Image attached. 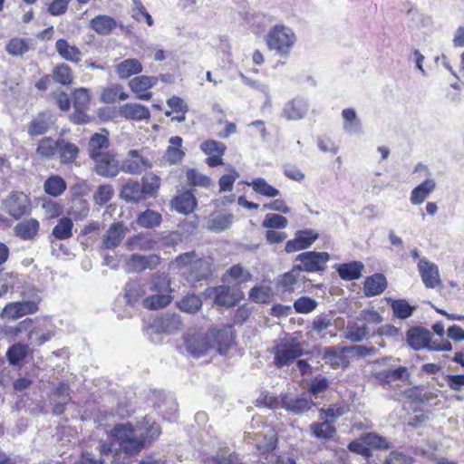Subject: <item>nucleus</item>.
<instances>
[{"label":"nucleus","instance_id":"nucleus-1","mask_svg":"<svg viewBox=\"0 0 464 464\" xmlns=\"http://www.w3.org/2000/svg\"><path fill=\"white\" fill-rule=\"evenodd\" d=\"M194 257V252L183 253L170 263V267L181 270L182 276L190 283L208 279L212 273L211 263L206 259Z\"/></svg>","mask_w":464,"mask_h":464},{"label":"nucleus","instance_id":"nucleus-2","mask_svg":"<svg viewBox=\"0 0 464 464\" xmlns=\"http://www.w3.org/2000/svg\"><path fill=\"white\" fill-rule=\"evenodd\" d=\"M110 436L114 438L120 448L129 455L139 453L146 439L140 429L133 428L129 422L115 425L110 430Z\"/></svg>","mask_w":464,"mask_h":464},{"label":"nucleus","instance_id":"nucleus-3","mask_svg":"<svg viewBox=\"0 0 464 464\" xmlns=\"http://www.w3.org/2000/svg\"><path fill=\"white\" fill-rule=\"evenodd\" d=\"M296 41L294 32L284 25H276L266 35V44L270 50L287 57Z\"/></svg>","mask_w":464,"mask_h":464},{"label":"nucleus","instance_id":"nucleus-4","mask_svg":"<svg viewBox=\"0 0 464 464\" xmlns=\"http://www.w3.org/2000/svg\"><path fill=\"white\" fill-rule=\"evenodd\" d=\"M274 363L277 368L290 365L303 353V348L295 338H284L272 349Z\"/></svg>","mask_w":464,"mask_h":464},{"label":"nucleus","instance_id":"nucleus-5","mask_svg":"<svg viewBox=\"0 0 464 464\" xmlns=\"http://www.w3.org/2000/svg\"><path fill=\"white\" fill-rule=\"evenodd\" d=\"M5 213L14 219L29 215L32 208L30 198L21 191H12L2 202Z\"/></svg>","mask_w":464,"mask_h":464},{"label":"nucleus","instance_id":"nucleus-6","mask_svg":"<svg viewBox=\"0 0 464 464\" xmlns=\"http://www.w3.org/2000/svg\"><path fill=\"white\" fill-rule=\"evenodd\" d=\"M39 298L33 300H23L19 302H11L5 305L0 313L2 320H17L26 314H31L38 310Z\"/></svg>","mask_w":464,"mask_h":464},{"label":"nucleus","instance_id":"nucleus-7","mask_svg":"<svg viewBox=\"0 0 464 464\" xmlns=\"http://www.w3.org/2000/svg\"><path fill=\"white\" fill-rule=\"evenodd\" d=\"M181 316L176 313H165L156 317L150 329L155 334H175L183 329Z\"/></svg>","mask_w":464,"mask_h":464},{"label":"nucleus","instance_id":"nucleus-8","mask_svg":"<svg viewBox=\"0 0 464 464\" xmlns=\"http://www.w3.org/2000/svg\"><path fill=\"white\" fill-rule=\"evenodd\" d=\"M94 162L93 169L97 175L104 178L116 177L121 167L114 153L106 151L105 153L91 158Z\"/></svg>","mask_w":464,"mask_h":464},{"label":"nucleus","instance_id":"nucleus-9","mask_svg":"<svg viewBox=\"0 0 464 464\" xmlns=\"http://www.w3.org/2000/svg\"><path fill=\"white\" fill-rule=\"evenodd\" d=\"M212 348H216L220 354H226L232 346L235 339V331L231 325H224L220 329H212L208 332Z\"/></svg>","mask_w":464,"mask_h":464},{"label":"nucleus","instance_id":"nucleus-10","mask_svg":"<svg viewBox=\"0 0 464 464\" xmlns=\"http://www.w3.org/2000/svg\"><path fill=\"white\" fill-rule=\"evenodd\" d=\"M128 227L123 222H113L102 237L101 248L113 249L120 246L128 233Z\"/></svg>","mask_w":464,"mask_h":464},{"label":"nucleus","instance_id":"nucleus-11","mask_svg":"<svg viewBox=\"0 0 464 464\" xmlns=\"http://www.w3.org/2000/svg\"><path fill=\"white\" fill-rule=\"evenodd\" d=\"M160 263V258L157 255L142 256L139 254L131 255L126 261L127 270L133 273H141L145 270H153Z\"/></svg>","mask_w":464,"mask_h":464},{"label":"nucleus","instance_id":"nucleus-12","mask_svg":"<svg viewBox=\"0 0 464 464\" xmlns=\"http://www.w3.org/2000/svg\"><path fill=\"white\" fill-rule=\"evenodd\" d=\"M418 269L427 288H436L441 285L438 266L430 262L426 257L419 260Z\"/></svg>","mask_w":464,"mask_h":464},{"label":"nucleus","instance_id":"nucleus-13","mask_svg":"<svg viewBox=\"0 0 464 464\" xmlns=\"http://www.w3.org/2000/svg\"><path fill=\"white\" fill-rule=\"evenodd\" d=\"M214 293V302L217 305L222 307L235 306L243 299V294L240 291L234 290L227 285H218L212 289Z\"/></svg>","mask_w":464,"mask_h":464},{"label":"nucleus","instance_id":"nucleus-14","mask_svg":"<svg viewBox=\"0 0 464 464\" xmlns=\"http://www.w3.org/2000/svg\"><path fill=\"white\" fill-rule=\"evenodd\" d=\"M150 167V164L148 159L142 157L139 150H131L128 152L127 158L122 161L121 170L125 173L139 175Z\"/></svg>","mask_w":464,"mask_h":464},{"label":"nucleus","instance_id":"nucleus-15","mask_svg":"<svg viewBox=\"0 0 464 464\" xmlns=\"http://www.w3.org/2000/svg\"><path fill=\"white\" fill-rule=\"evenodd\" d=\"M314 403L311 401L310 395H303L300 398H294L286 394L282 396V408L288 412L299 415L308 411Z\"/></svg>","mask_w":464,"mask_h":464},{"label":"nucleus","instance_id":"nucleus-16","mask_svg":"<svg viewBox=\"0 0 464 464\" xmlns=\"http://www.w3.org/2000/svg\"><path fill=\"white\" fill-rule=\"evenodd\" d=\"M158 82L157 77L154 76H137L129 82V87L137 98L143 101H149L151 98V92L142 93L152 88Z\"/></svg>","mask_w":464,"mask_h":464},{"label":"nucleus","instance_id":"nucleus-17","mask_svg":"<svg viewBox=\"0 0 464 464\" xmlns=\"http://www.w3.org/2000/svg\"><path fill=\"white\" fill-rule=\"evenodd\" d=\"M186 348L189 353L195 356H200L212 348L211 341L208 339V333H198L190 334L185 339Z\"/></svg>","mask_w":464,"mask_h":464},{"label":"nucleus","instance_id":"nucleus-18","mask_svg":"<svg viewBox=\"0 0 464 464\" xmlns=\"http://www.w3.org/2000/svg\"><path fill=\"white\" fill-rule=\"evenodd\" d=\"M431 334L429 330L422 327H411L407 331V343L413 350L419 351L420 349L429 347Z\"/></svg>","mask_w":464,"mask_h":464},{"label":"nucleus","instance_id":"nucleus-19","mask_svg":"<svg viewBox=\"0 0 464 464\" xmlns=\"http://www.w3.org/2000/svg\"><path fill=\"white\" fill-rule=\"evenodd\" d=\"M119 114L132 121L149 120L150 112L148 107L140 103L128 102L119 107Z\"/></svg>","mask_w":464,"mask_h":464},{"label":"nucleus","instance_id":"nucleus-20","mask_svg":"<svg viewBox=\"0 0 464 464\" xmlns=\"http://www.w3.org/2000/svg\"><path fill=\"white\" fill-rule=\"evenodd\" d=\"M57 154L60 159V163L68 165L75 161L80 154L79 147L63 138L57 140Z\"/></svg>","mask_w":464,"mask_h":464},{"label":"nucleus","instance_id":"nucleus-21","mask_svg":"<svg viewBox=\"0 0 464 464\" xmlns=\"http://www.w3.org/2000/svg\"><path fill=\"white\" fill-rule=\"evenodd\" d=\"M40 230V223L36 218H27L14 227V233L23 240L34 239Z\"/></svg>","mask_w":464,"mask_h":464},{"label":"nucleus","instance_id":"nucleus-22","mask_svg":"<svg viewBox=\"0 0 464 464\" xmlns=\"http://www.w3.org/2000/svg\"><path fill=\"white\" fill-rule=\"evenodd\" d=\"M110 145L109 132L102 129L101 132L92 134L88 142L89 157L92 158L100 154L105 153Z\"/></svg>","mask_w":464,"mask_h":464},{"label":"nucleus","instance_id":"nucleus-23","mask_svg":"<svg viewBox=\"0 0 464 464\" xmlns=\"http://www.w3.org/2000/svg\"><path fill=\"white\" fill-rule=\"evenodd\" d=\"M307 103L304 99H294L287 102L283 110L282 115L290 121L302 119L307 111Z\"/></svg>","mask_w":464,"mask_h":464},{"label":"nucleus","instance_id":"nucleus-24","mask_svg":"<svg viewBox=\"0 0 464 464\" xmlns=\"http://www.w3.org/2000/svg\"><path fill=\"white\" fill-rule=\"evenodd\" d=\"M55 50L59 55L71 63L81 62L82 52L75 45H71L65 39H59L55 43Z\"/></svg>","mask_w":464,"mask_h":464},{"label":"nucleus","instance_id":"nucleus-25","mask_svg":"<svg viewBox=\"0 0 464 464\" xmlns=\"http://www.w3.org/2000/svg\"><path fill=\"white\" fill-rule=\"evenodd\" d=\"M386 286V277L382 274H374L365 279L363 293L366 296H374L382 294Z\"/></svg>","mask_w":464,"mask_h":464},{"label":"nucleus","instance_id":"nucleus-26","mask_svg":"<svg viewBox=\"0 0 464 464\" xmlns=\"http://www.w3.org/2000/svg\"><path fill=\"white\" fill-rule=\"evenodd\" d=\"M117 26L115 19L110 15L99 14L90 22V27L100 35H108Z\"/></svg>","mask_w":464,"mask_h":464},{"label":"nucleus","instance_id":"nucleus-27","mask_svg":"<svg viewBox=\"0 0 464 464\" xmlns=\"http://www.w3.org/2000/svg\"><path fill=\"white\" fill-rule=\"evenodd\" d=\"M121 198L130 203H138L145 199L140 184L129 179L121 190Z\"/></svg>","mask_w":464,"mask_h":464},{"label":"nucleus","instance_id":"nucleus-28","mask_svg":"<svg viewBox=\"0 0 464 464\" xmlns=\"http://www.w3.org/2000/svg\"><path fill=\"white\" fill-rule=\"evenodd\" d=\"M169 146L167 148L164 159L170 165L177 164L182 160L185 156V152L181 150L182 138L179 136L170 137L169 140Z\"/></svg>","mask_w":464,"mask_h":464},{"label":"nucleus","instance_id":"nucleus-29","mask_svg":"<svg viewBox=\"0 0 464 464\" xmlns=\"http://www.w3.org/2000/svg\"><path fill=\"white\" fill-rule=\"evenodd\" d=\"M197 207L195 195L191 191H186L176 197L173 200V208L180 214L192 213Z\"/></svg>","mask_w":464,"mask_h":464},{"label":"nucleus","instance_id":"nucleus-30","mask_svg":"<svg viewBox=\"0 0 464 464\" xmlns=\"http://www.w3.org/2000/svg\"><path fill=\"white\" fill-rule=\"evenodd\" d=\"M116 72L120 79H128L142 72L141 63L134 58L123 60L116 65Z\"/></svg>","mask_w":464,"mask_h":464},{"label":"nucleus","instance_id":"nucleus-31","mask_svg":"<svg viewBox=\"0 0 464 464\" xmlns=\"http://www.w3.org/2000/svg\"><path fill=\"white\" fill-rule=\"evenodd\" d=\"M295 260L300 261V264L295 266L299 272L319 270V253L315 251L302 253L296 256Z\"/></svg>","mask_w":464,"mask_h":464},{"label":"nucleus","instance_id":"nucleus-32","mask_svg":"<svg viewBox=\"0 0 464 464\" xmlns=\"http://www.w3.org/2000/svg\"><path fill=\"white\" fill-rule=\"evenodd\" d=\"M344 353H346L344 351V347L341 350L338 347L325 348L323 359L326 364H329L334 368H344L349 363L348 360L343 354Z\"/></svg>","mask_w":464,"mask_h":464},{"label":"nucleus","instance_id":"nucleus-33","mask_svg":"<svg viewBox=\"0 0 464 464\" xmlns=\"http://www.w3.org/2000/svg\"><path fill=\"white\" fill-rule=\"evenodd\" d=\"M364 266L360 261H353L341 264L337 267L340 277L346 281L355 280L361 277Z\"/></svg>","mask_w":464,"mask_h":464},{"label":"nucleus","instance_id":"nucleus-34","mask_svg":"<svg viewBox=\"0 0 464 464\" xmlns=\"http://www.w3.org/2000/svg\"><path fill=\"white\" fill-rule=\"evenodd\" d=\"M66 188V181L59 175L50 176L44 183V191L53 198L63 195Z\"/></svg>","mask_w":464,"mask_h":464},{"label":"nucleus","instance_id":"nucleus-35","mask_svg":"<svg viewBox=\"0 0 464 464\" xmlns=\"http://www.w3.org/2000/svg\"><path fill=\"white\" fill-rule=\"evenodd\" d=\"M233 215L230 213H222L211 216L207 224V228L212 232H221L228 229L233 223Z\"/></svg>","mask_w":464,"mask_h":464},{"label":"nucleus","instance_id":"nucleus-36","mask_svg":"<svg viewBox=\"0 0 464 464\" xmlns=\"http://www.w3.org/2000/svg\"><path fill=\"white\" fill-rule=\"evenodd\" d=\"M435 182L433 179H425L419 186H417L411 195V202L414 205L422 203L428 196L434 190Z\"/></svg>","mask_w":464,"mask_h":464},{"label":"nucleus","instance_id":"nucleus-37","mask_svg":"<svg viewBox=\"0 0 464 464\" xmlns=\"http://www.w3.org/2000/svg\"><path fill=\"white\" fill-rule=\"evenodd\" d=\"M370 331L366 324L360 325L358 323H349L344 332V337L353 343H359L369 336Z\"/></svg>","mask_w":464,"mask_h":464},{"label":"nucleus","instance_id":"nucleus-38","mask_svg":"<svg viewBox=\"0 0 464 464\" xmlns=\"http://www.w3.org/2000/svg\"><path fill=\"white\" fill-rule=\"evenodd\" d=\"M342 117L343 119V130L346 132L360 133L362 131V122L354 109L347 108L343 110Z\"/></svg>","mask_w":464,"mask_h":464},{"label":"nucleus","instance_id":"nucleus-39","mask_svg":"<svg viewBox=\"0 0 464 464\" xmlns=\"http://www.w3.org/2000/svg\"><path fill=\"white\" fill-rule=\"evenodd\" d=\"M73 222L70 218H61L53 228L52 235L59 240H66L72 237Z\"/></svg>","mask_w":464,"mask_h":464},{"label":"nucleus","instance_id":"nucleus-40","mask_svg":"<svg viewBox=\"0 0 464 464\" xmlns=\"http://www.w3.org/2000/svg\"><path fill=\"white\" fill-rule=\"evenodd\" d=\"M36 154L41 159L50 160L57 154V140L51 137L42 138L37 144Z\"/></svg>","mask_w":464,"mask_h":464},{"label":"nucleus","instance_id":"nucleus-41","mask_svg":"<svg viewBox=\"0 0 464 464\" xmlns=\"http://www.w3.org/2000/svg\"><path fill=\"white\" fill-rule=\"evenodd\" d=\"M50 118L46 113H39L29 124L28 134L30 136H38L44 134L50 129Z\"/></svg>","mask_w":464,"mask_h":464},{"label":"nucleus","instance_id":"nucleus-42","mask_svg":"<svg viewBox=\"0 0 464 464\" xmlns=\"http://www.w3.org/2000/svg\"><path fill=\"white\" fill-rule=\"evenodd\" d=\"M172 299L169 294L156 293L146 297L142 301V304L147 309L156 310L166 307L171 303Z\"/></svg>","mask_w":464,"mask_h":464},{"label":"nucleus","instance_id":"nucleus-43","mask_svg":"<svg viewBox=\"0 0 464 464\" xmlns=\"http://www.w3.org/2000/svg\"><path fill=\"white\" fill-rule=\"evenodd\" d=\"M129 94L123 92V87L120 84H113L105 88L101 95V101L104 103H114L119 99L125 101Z\"/></svg>","mask_w":464,"mask_h":464},{"label":"nucleus","instance_id":"nucleus-44","mask_svg":"<svg viewBox=\"0 0 464 464\" xmlns=\"http://www.w3.org/2000/svg\"><path fill=\"white\" fill-rule=\"evenodd\" d=\"M141 182L140 186L145 199L153 197L160 187V179L153 173L145 174L141 179Z\"/></svg>","mask_w":464,"mask_h":464},{"label":"nucleus","instance_id":"nucleus-45","mask_svg":"<svg viewBox=\"0 0 464 464\" xmlns=\"http://www.w3.org/2000/svg\"><path fill=\"white\" fill-rule=\"evenodd\" d=\"M391 307L393 315L401 320L411 317L415 310L405 299L391 300Z\"/></svg>","mask_w":464,"mask_h":464},{"label":"nucleus","instance_id":"nucleus-46","mask_svg":"<svg viewBox=\"0 0 464 464\" xmlns=\"http://www.w3.org/2000/svg\"><path fill=\"white\" fill-rule=\"evenodd\" d=\"M246 185L252 187L256 193L268 198L280 195V191L277 188L268 184L262 178L255 179L252 182H246Z\"/></svg>","mask_w":464,"mask_h":464},{"label":"nucleus","instance_id":"nucleus-47","mask_svg":"<svg viewBox=\"0 0 464 464\" xmlns=\"http://www.w3.org/2000/svg\"><path fill=\"white\" fill-rule=\"evenodd\" d=\"M89 204L87 200L76 198L72 200L69 215L73 217L76 220L84 219L89 214Z\"/></svg>","mask_w":464,"mask_h":464},{"label":"nucleus","instance_id":"nucleus-48","mask_svg":"<svg viewBox=\"0 0 464 464\" xmlns=\"http://www.w3.org/2000/svg\"><path fill=\"white\" fill-rule=\"evenodd\" d=\"M31 41L24 38H13L6 45V52L13 56H21L27 53L32 46Z\"/></svg>","mask_w":464,"mask_h":464},{"label":"nucleus","instance_id":"nucleus-49","mask_svg":"<svg viewBox=\"0 0 464 464\" xmlns=\"http://www.w3.org/2000/svg\"><path fill=\"white\" fill-rule=\"evenodd\" d=\"M150 289L151 292L170 295V279L165 274H156L151 278Z\"/></svg>","mask_w":464,"mask_h":464},{"label":"nucleus","instance_id":"nucleus-50","mask_svg":"<svg viewBox=\"0 0 464 464\" xmlns=\"http://www.w3.org/2000/svg\"><path fill=\"white\" fill-rule=\"evenodd\" d=\"M406 372L405 367H399L397 369H388L374 373V377L382 384H388L394 381H399Z\"/></svg>","mask_w":464,"mask_h":464},{"label":"nucleus","instance_id":"nucleus-51","mask_svg":"<svg viewBox=\"0 0 464 464\" xmlns=\"http://www.w3.org/2000/svg\"><path fill=\"white\" fill-rule=\"evenodd\" d=\"M161 215L159 212L147 209L139 215L137 222L143 227L151 228L159 226L161 222Z\"/></svg>","mask_w":464,"mask_h":464},{"label":"nucleus","instance_id":"nucleus-52","mask_svg":"<svg viewBox=\"0 0 464 464\" xmlns=\"http://www.w3.org/2000/svg\"><path fill=\"white\" fill-rule=\"evenodd\" d=\"M32 324H33V319L26 318V319L19 322L14 326H5L4 328V334L5 335H7V336L14 337V336H16V335H18L19 334H21L23 332L30 331L29 338H33L34 335L35 334V331L34 330H31Z\"/></svg>","mask_w":464,"mask_h":464},{"label":"nucleus","instance_id":"nucleus-53","mask_svg":"<svg viewBox=\"0 0 464 464\" xmlns=\"http://www.w3.org/2000/svg\"><path fill=\"white\" fill-rule=\"evenodd\" d=\"M273 296V290L266 285L254 286L250 293L249 297L252 301L259 304L268 303Z\"/></svg>","mask_w":464,"mask_h":464},{"label":"nucleus","instance_id":"nucleus-54","mask_svg":"<svg viewBox=\"0 0 464 464\" xmlns=\"http://www.w3.org/2000/svg\"><path fill=\"white\" fill-rule=\"evenodd\" d=\"M202 306V301L196 295H188L179 302V307L181 311L188 314L198 312Z\"/></svg>","mask_w":464,"mask_h":464},{"label":"nucleus","instance_id":"nucleus-55","mask_svg":"<svg viewBox=\"0 0 464 464\" xmlns=\"http://www.w3.org/2000/svg\"><path fill=\"white\" fill-rule=\"evenodd\" d=\"M225 276H229L236 284H243L249 281L252 275L247 269L237 264L231 266L227 271Z\"/></svg>","mask_w":464,"mask_h":464},{"label":"nucleus","instance_id":"nucleus-56","mask_svg":"<svg viewBox=\"0 0 464 464\" xmlns=\"http://www.w3.org/2000/svg\"><path fill=\"white\" fill-rule=\"evenodd\" d=\"M28 347L25 344L15 343L9 347L6 357L10 364L15 365L26 357Z\"/></svg>","mask_w":464,"mask_h":464},{"label":"nucleus","instance_id":"nucleus-57","mask_svg":"<svg viewBox=\"0 0 464 464\" xmlns=\"http://www.w3.org/2000/svg\"><path fill=\"white\" fill-rule=\"evenodd\" d=\"M124 291V297L129 304L136 303L144 295L140 284L137 281H130Z\"/></svg>","mask_w":464,"mask_h":464},{"label":"nucleus","instance_id":"nucleus-58","mask_svg":"<svg viewBox=\"0 0 464 464\" xmlns=\"http://www.w3.org/2000/svg\"><path fill=\"white\" fill-rule=\"evenodd\" d=\"M114 190L111 185L104 184L97 188L92 198L95 204L102 206L113 197Z\"/></svg>","mask_w":464,"mask_h":464},{"label":"nucleus","instance_id":"nucleus-59","mask_svg":"<svg viewBox=\"0 0 464 464\" xmlns=\"http://www.w3.org/2000/svg\"><path fill=\"white\" fill-rule=\"evenodd\" d=\"M287 225L288 220L284 216L278 214H267L262 222L263 227L270 229L285 228Z\"/></svg>","mask_w":464,"mask_h":464},{"label":"nucleus","instance_id":"nucleus-60","mask_svg":"<svg viewBox=\"0 0 464 464\" xmlns=\"http://www.w3.org/2000/svg\"><path fill=\"white\" fill-rule=\"evenodd\" d=\"M243 82L245 84L250 86L251 88L257 90L265 94L266 100L265 102V106H271V99L269 95V86L264 82L257 81V80H252L243 73L240 74Z\"/></svg>","mask_w":464,"mask_h":464},{"label":"nucleus","instance_id":"nucleus-61","mask_svg":"<svg viewBox=\"0 0 464 464\" xmlns=\"http://www.w3.org/2000/svg\"><path fill=\"white\" fill-rule=\"evenodd\" d=\"M53 79L63 85L70 84L72 81V70L66 64H61L53 70Z\"/></svg>","mask_w":464,"mask_h":464},{"label":"nucleus","instance_id":"nucleus-62","mask_svg":"<svg viewBox=\"0 0 464 464\" xmlns=\"http://www.w3.org/2000/svg\"><path fill=\"white\" fill-rule=\"evenodd\" d=\"M362 440L367 446L377 450L390 448V444L384 437L379 436L374 433H367L362 437Z\"/></svg>","mask_w":464,"mask_h":464},{"label":"nucleus","instance_id":"nucleus-63","mask_svg":"<svg viewBox=\"0 0 464 464\" xmlns=\"http://www.w3.org/2000/svg\"><path fill=\"white\" fill-rule=\"evenodd\" d=\"M187 178L192 186H199L204 188H209L213 186L212 180L208 176H205L195 169L188 170L187 173Z\"/></svg>","mask_w":464,"mask_h":464},{"label":"nucleus","instance_id":"nucleus-64","mask_svg":"<svg viewBox=\"0 0 464 464\" xmlns=\"http://www.w3.org/2000/svg\"><path fill=\"white\" fill-rule=\"evenodd\" d=\"M344 412V407L341 405H333L326 410L321 409V420H324L334 423Z\"/></svg>","mask_w":464,"mask_h":464}]
</instances>
